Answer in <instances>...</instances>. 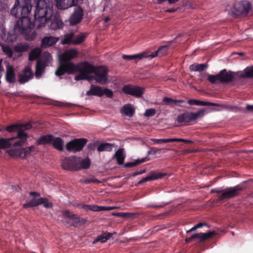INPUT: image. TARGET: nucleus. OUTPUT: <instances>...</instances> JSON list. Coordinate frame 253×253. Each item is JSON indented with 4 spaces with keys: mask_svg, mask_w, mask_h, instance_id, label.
<instances>
[{
    "mask_svg": "<svg viewBox=\"0 0 253 253\" xmlns=\"http://www.w3.org/2000/svg\"><path fill=\"white\" fill-rule=\"evenodd\" d=\"M53 2L50 0H24L20 5L16 0L11 14L20 19L15 26V30L24 36L27 41L34 40L37 33L33 31L35 27L40 29L46 23L52 30L61 29L63 23L58 15H53Z\"/></svg>",
    "mask_w": 253,
    "mask_h": 253,
    "instance_id": "nucleus-1",
    "label": "nucleus"
},
{
    "mask_svg": "<svg viewBox=\"0 0 253 253\" xmlns=\"http://www.w3.org/2000/svg\"><path fill=\"white\" fill-rule=\"evenodd\" d=\"M78 54L77 50L75 49H69L64 52L62 55L59 56V65L57 67L55 75L57 76L63 75L66 72L72 73L75 69L77 64H75L71 61Z\"/></svg>",
    "mask_w": 253,
    "mask_h": 253,
    "instance_id": "nucleus-2",
    "label": "nucleus"
},
{
    "mask_svg": "<svg viewBox=\"0 0 253 253\" xmlns=\"http://www.w3.org/2000/svg\"><path fill=\"white\" fill-rule=\"evenodd\" d=\"M31 127V125L28 123L23 125L13 124L6 127V130L9 132H18L16 138L19 139V140L13 143V146H22L26 142L28 135L24 132L23 129H29Z\"/></svg>",
    "mask_w": 253,
    "mask_h": 253,
    "instance_id": "nucleus-3",
    "label": "nucleus"
},
{
    "mask_svg": "<svg viewBox=\"0 0 253 253\" xmlns=\"http://www.w3.org/2000/svg\"><path fill=\"white\" fill-rule=\"evenodd\" d=\"M84 69L88 70L89 73H94L93 79L96 82L101 84H105L108 83V69L105 66L95 67L89 63L86 64Z\"/></svg>",
    "mask_w": 253,
    "mask_h": 253,
    "instance_id": "nucleus-4",
    "label": "nucleus"
},
{
    "mask_svg": "<svg viewBox=\"0 0 253 253\" xmlns=\"http://www.w3.org/2000/svg\"><path fill=\"white\" fill-rule=\"evenodd\" d=\"M208 80L211 84L216 83L228 84L232 82L235 79L234 73L231 71H227L226 69L221 70L216 75H208Z\"/></svg>",
    "mask_w": 253,
    "mask_h": 253,
    "instance_id": "nucleus-5",
    "label": "nucleus"
},
{
    "mask_svg": "<svg viewBox=\"0 0 253 253\" xmlns=\"http://www.w3.org/2000/svg\"><path fill=\"white\" fill-rule=\"evenodd\" d=\"M244 189V187L240 185L231 187L223 189H212L211 190V193H221L218 196L219 201L226 199H230L238 196L240 192Z\"/></svg>",
    "mask_w": 253,
    "mask_h": 253,
    "instance_id": "nucleus-6",
    "label": "nucleus"
},
{
    "mask_svg": "<svg viewBox=\"0 0 253 253\" xmlns=\"http://www.w3.org/2000/svg\"><path fill=\"white\" fill-rule=\"evenodd\" d=\"M252 8L251 3L247 0L235 2L230 10V13L234 17L247 14Z\"/></svg>",
    "mask_w": 253,
    "mask_h": 253,
    "instance_id": "nucleus-7",
    "label": "nucleus"
},
{
    "mask_svg": "<svg viewBox=\"0 0 253 253\" xmlns=\"http://www.w3.org/2000/svg\"><path fill=\"white\" fill-rule=\"evenodd\" d=\"M203 115V112L199 111L195 113L191 112H185L179 114L176 121L179 124L187 125L190 122L196 120L199 117Z\"/></svg>",
    "mask_w": 253,
    "mask_h": 253,
    "instance_id": "nucleus-8",
    "label": "nucleus"
},
{
    "mask_svg": "<svg viewBox=\"0 0 253 253\" xmlns=\"http://www.w3.org/2000/svg\"><path fill=\"white\" fill-rule=\"evenodd\" d=\"M79 157L71 156L65 158L62 162V168L67 170H79Z\"/></svg>",
    "mask_w": 253,
    "mask_h": 253,
    "instance_id": "nucleus-9",
    "label": "nucleus"
},
{
    "mask_svg": "<svg viewBox=\"0 0 253 253\" xmlns=\"http://www.w3.org/2000/svg\"><path fill=\"white\" fill-rule=\"evenodd\" d=\"M86 142L85 138H76L68 142L66 145V149L69 152H79L83 149Z\"/></svg>",
    "mask_w": 253,
    "mask_h": 253,
    "instance_id": "nucleus-10",
    "label": "nucleus"
},
{
    "mask_svg": "<svg viewBox=\"0 0 253 253\" xmlns=\"http://www.w3.org/2000/svg\"><path fill=\"white\" fill-rule=\"evenodd\" d=\"M144 90V87L130 84L125 85L122 88L123 93L137 98H140L142 96Z\"/></svg>",
    "mask_w": 253,
    "mask_h": 253,
    "instance_id": "nucleus-11",
    "label": "nucleus"
},
{
    "mask_svg": "<svg viewBox=\"0 0 253 253\" xmlns=\"http://www.w3.org/2000/svg\"><path fill=\"white\" fill-rule=\"evenodd\" d=\"M86 64H89V62L84 61L83 62L79 63L77 64V66H75V69L72 71V73L66 72V73L68 74H73L76 72H79L80 74L79 75H76L75 77V79L76 81L86 79L87 78V74L89 73V71H88V70L86 69V68L84 69V68Z\"/></svg>",
    "mask_w": 253,
    "mask_h": 253,
    "instance_id": "nucleus-12",
    "label": "nucleus"
},
{
    "mask_svg": "<svg viewBox=\"0 0 253 253\" xmlns=\"http://www.w3.org/2000/svg\"><path fill=\"white\" fill-rule=\"evenodd\" d=\"M83 9L80 6L75 7L69 19L70 24L73 26L79 23L83 19Z\"/></svg>",
    "mask_w": 253,
    "mask_h": 253,
    "instance_id": "nucleus-13",
    "label": "nucleus"
},
{
    "mask_svg": "<svg viewBox=\"0 0 253 253\" xmlns=\"http://www.w3.org/2000/svg\"><path fill=\"white\" fill-rule=\"evenodd\" d=\"M18 82L20 84L28 82L33 78L34 74L30 67H26L22 73L18 74Z\"/></svg>",
    "mask_w": 253,
    "mask_h": 253,
    "instance_id": "nucleus-14",
    "label": "nucleus"
},
{
    "mask_svg": "<svg viewBox=\"0 0 253 253\" xmlns=\"http://www.w3.org/2000/svg\"><path fill=\"white\" fill-rule=\"evenodd\" d=\"M64 215L68 217L72 221V225L78 226L84 224L86 220L84 218H81L79 216L75 214L71 213L69 211H66L64 212Z\"/></svg>",
    "mask_w": 253,
    "mask_h": 253,
    "instance_id": "nucleus-15",
    "label": "nucleus"
},
{
    "mask_svg": "<svg viewBox=\"0 0 253 253\" xmlns=\"http://www.w3.org/2000/svg\"><path fill=\"white\" fill-rule=\"evenodd\" d=\"M216 235V233L214 231H209L207 233H198L193 235V237H196L199 240V242H204L212 238L214 236Z\"/></svg>",
    "mask_w": 253,
    "mask_h": 253,
    "instance_id": "nucleus-16",
    "label": "nucleus"
},
{
    "mask_svg": "<svg viewBox=\"0 0 253 253\" xmlns=\"http://www.w3.org/2000/svg\"><path fill=\"white\" fill-rule=\"evenodd\" d=\"M58 9H66L75 5L77 0H55Z\"/></svg>",
    "mask_w": 253,
    "mask_h": 253,
    "instance_id": "nucleus-17",
    "label": "nucleus"
},
{
    "mask_svg": "<svg viewBox=\"0 0 253 253\" xmlns=\"http://www.w3.org/2000/svg\"><path fill=\"white\" fill-rule=\"evenodd\" d=\"M35 149L34 146H32L29 147L20 148L14 150V154L17 156L22 158H26L31 155L32 151Z\"/></svg>",
    "mask_w": 253,
    "mask_h": 253,
    "instance_id": "nucleus-18",
    "label": "nucleus"
},
{
    "mask_svg": "<svg viewBox=\"0 0 253 253\" xmlns=\"http://www.w3.org/2000/svg\"><path fill=\"white\" fill-rule=\"evenodd\" d=\"M165 175H166V173H165L151 172L148 176L140 180L137 183V184L140 185L148 181L160 179Z\"/></svg>",
    "mask_w": 253,
    "mask_h": 253,
    "instance_id": "nucleus-19",
    "label": "nucleus"
},
{
    "mask_svg": "<svg viewBox=\"0 0 253 253\" xmlns=\"http://www.w3.org/2000/svg\"><path fill=\"white\" fill-rule=\"evenodd\" d=\"M86 211H100L113 209L111 207L99 206L95 205H83L82 207Z\"/></svg>",
    "mask_w": 253,
    "mask_h": 253,
    "instance_id": "nucleus-20",
    "label": "nucleus"
},
{
    "mask_svg": "<svg viewBox=\"0 0 253 253\" xmlns=\"http://www.w3.org/2000/svg\"><path fill=\"white\" fill-rule=\"evenodd\" d=\"M5 79L9 83H14L16 82L14 69L11 65H8L6 67Z\"/></svg>",
    "mask_w": 253,
    "mask_h": 253,
    "instance_id": "nucleus-21",
    "label": "nucleus"
},
{
    "mask_svg": "<svg viewBox=\"0 0 253 253\" xmlns=\"http://www.w3.org/2000/svg\"><path fill=\"white\" fill-rule=\"evenodd\" d=\"M58 41V38L52 37H44L42 41V47H47L54 45Z\"/></svg>",
    "mask_w": 253,
    "mask_h": 253,
    "instance_id": "nucleus-22",
    "label": "nucleus"
},
{
    "mask_svg": "<svg viewBox=\"0 0 253 253\" xmlns=\"http://www.w3.org/2000/svg\"><path fill=\"white\" fill-rule=\"evenodd\" d=\"M103 88L99 86L91 85L90 89L86 92L87 95H95L99 97L103 96Z\"/></svg>",
    "mask_w": 253,
    "mask_h": 253,
    "instance_id": "nucleus-23",
    "label": "nucleus"
},
{
    "mask_svg": "<svg viewBox=\"0 0 253 253\" xmlns=\"http://www.w3.org/2000/svg\"><path fill=\"white\" fill-rule=\"evenodd\" d=\"M53 138L54 136L52 134L42 135L37 140V143L40 145L51 144Z\"/></svg>",
    "mask_w": 253,
    "mask_h": 253,
    "instance_id": "nucleus-24",
    "label": "nucleus"
},
{
    "mask_svg": "<svg viewBox=\"0 0 253 253\" xmlns=\"http://www.w3.org/2000/svg\"><path fill=\"white\" fill-rule=\"evenodd\" d=\"M168 49V47L167 46H161L156 51L152 53L151 54H148V56H147L146 58H150V59H152L157 56H162L167 53Z\"/></svg>",
    "mask_w": 253,
    "mask_h": 253,
    "instance_id": "nucleus-25",
    "label": "nucleus"
},
{
    "mask_svg": "<svg viewBox=\"0 0 253 253\" xmlns=\"http://www.w3.org/2000/svg\"><path fill=\"white\" fill-rule=\"evenodd\" d=\"M114 157L116 159L117 163L118 165H121L124 164L126 154L125 153L124 148L119 149L115 153Z\"/></svg>",
    "mask_w": 253,
    "mask_h": 253,
    "instance_id": "nucleus-26",
    "label": "nucleus"
},
{
    "mask_svg": "<svg viewBox=\"0 0 253 253\" xmlns=\"http://www.w3.org/2000/svg\"><path fill=\"white\" fill-rule=\"evenodd\" d=\"M148 54L146 52H143L139 54L134 55H123L122 58L124 60H131L134 59L141 60L143 58H146Z\"/></svg>",
    "mask_w": 253,
    "mask_h": 253,
    "instance_id": "nucleus-27",
    "label": "nucleus"
},
{
    "mask_svg": "<svg viewBox=\"0 0 253 253\" xmlns=\"http://www.w3.org/2000/svg\"><path fill=\"white\" fill-rule=\"evenodd\" d=\"M29 48V44L25 43H18L13 47L14 50L17 53H23L26 52Z\"/></svg>",
    "mask_w": 253,
    "mask_h": 253,
    "instance_id": "nucleus-28",
    "label": "nucleus"
},
{
    "mask_svg": "<svg viewBox=\"0 0 253 253\" xmlns=\"http://www.w3.org/2000/svg\"><path fill=\"white\" fill-rule=\"evenodd\" d=\"M42 200V199H41V198L39 199L33 198L29 202L24 204L23 207L25 209L36 207L42 205V203H43Z\"/></svg>",
    "mask_w": 253,
    "mask_h": 253,
    "instance_id": "nucleus-29",
    "label": "nucleus"
},
{
    "mask_svg": "<svg viewBox=\"0 0 253 253\" xmlns=\"http://www.w3.org/2000/svg\"><path fill=\"white\" fill-rule=\"evenodd\" d=\"M208 66L209 65L207 63H194L190 66L189 69L191 71L201 72L205 70L207 68H208Z\"/></svg>",
    "mask_w": 253,
    "mask_h": 253,
    "instance_id": "nucleus-30",
    "label": "nucleus"
},
{
    "mask_svg": "<svg viewBox=\"0 0 253 253\" xmlns=\"http://www.w3.org/2000/svg\"><path fill=\"white\" fill-rule=\"evenodd\" d=\"M121 112L127 116L131 117L135 113V110L130 104H126L123 107Z\"/></svg>",
    "mask_w": 253,
    "mask_h": 253,
    "instance_id": "nucleus-31",
    "label": "nucleus"
},
{
    "mask_svg": "<svg viewBox=\"0 0 253 253\" xmlns=\"http://www.w3.org/2000/svg\"><path fill=\"white\" fill-rule=\"evenodd\" d=\"M63 140L61 138L57 137H55L53 139V141L51 144L52 145V146L57 150L59 151H62L63 150Z\"/></svg>",
    "mask_w": 253,
    "mask_h": 253,
    "instance_id": "nucleus-32",
    "label": "nucleus"
},
{
    "mask_svg": "<svg viewBox=\"0 0 253 253\" xmlns=\"http://www.w3.org/2000/svg\"><path fill=\"white\" fill-rule=\"evenodd\" d=\"M116 234V233H114ZM113 233L109 232H104L102 234L98 236L96 239L93 242V244H95L96 242H100L101 243H105L106 241L109 239L113 235Z\"/></svg>",
    "mask_w": 253,
    "mask_h": 253,
    "instance_id": "nucleus-33",
    "label": "nucleus"
},
{
    "mask_svg": "<svg viewBox=\"0 0 253 253\" xmlns=\"http://www.w3.org/2000/svg\"><path fill=\"white\" fill-rule=\"evenodd\" d=\"M2 40L7 42H12L16 40L17 36L14 31L9 32L7 34H4L2 36Z\"/></svg>",
    "mask_w": 253,
    "mask_h": 253,
    "instance_id": "nucleus-34",
    "label": "nucleus"
},
{
    "mask_svg": "<svg viewBox=\"0 0 253 253\" xmlns=\"http://www.w3.org/2000/svg\"><path fill=\"white\" fill-rule=\"evenodd\" d=\"M42 50L39 47H36L31 50L29 55V60L34 61L39 58L41 55Z\"/></svg>",
    "mask_w": 253,
    "mask_h": 253,
    "instance_id": "nucleus-35",
    "label": "nucleus"
},
{
    "mask_svg": "<svg viewBox=\"0 0 253 253\" xmlns=\"http://www.w3.org/2000/svg\"><path fill=\"white\" fill-rule=\"evenodd\" d=\"M79 170L81 169H87L90 166V161L88 157L82 160H81L80 158H79Z\"/></svg>",
    "mask_w": 253,
    "mask_h": 253,
    "instance_id": "nucleus-36",
    "label": "nucleus"
},
{
    "mask_svg": "<svg viewBox=\"0 0 253 253\" xmlns=\"http://www.w3.org/2000/svg\"><path fill=\"white\" fill-rule=\"evenodd\" d=\"M240 77L243 78H253V66L247 67L244 70V74Z\"/></svg>",
    "mask_w": 253,
    "mask_h": 253,
    "instance_id": "nucleus-37",
    "label": "nucleus"
},
{
    "mask_svg": "<svg viewBox=\"0 0 253 253\" xmlns=\"http://www.w3.org/2000/svg\"><path fill=\"white\" fill-rule=\"evenodd\" d=\"M147 157L143 158L141 159H137L133 162H127L124 164V167L125 168H131L135 167L141 163H143L146 161L148 160Z\"/></svg>",
    "mask_w": 253,
    "mask_h": 253,
    "instance_id": "nucleus-38",
    "label": "nucleus"
},
{
    "mask_svg": "<svg viewBox=\"0 0 253 253\" xmlns=\"http://www.w3.org/2000/svg\"><path fill=\"white\" fill-rule=\"evenodd\" d=\"M15 137H12L9 140L4 138H0V149L10 147L13 144H12L11 141L15 139Z\"/></svg>",
    "mask_w": 253,
    "mask_h": 253,
    "instance_id": "nucleus-39",
    "label": "nucleus"
},
{
    "mask_svg": "<svg viewBox=\"0 0 253 253\" xmlns=\"http://www.w3.org/2000/svg\"><path fill=\"white\" fill-rule=\"evenodd\" d=\"M74 38V34L73 33H71L66 34L64 36V38L61 41L62 44H73L74 42L73 39Z\"/></svg>",
    "mask_w": 253,
    "mask_h": 253,
    "instance_id": "nucleus-40",
    "label": "nucleus"
},
{
    "mask_svg": "<svg viewBox=\"0 0 253 253\" xmlns=\"http://www.w3.org/2000/svg\"><path fill=\"white\" fill-rule=\"evenodd\" d=\"M113 145L109 143H103L100 144L97 147V150L98 152L102 151H111Z\"/></svg>",
    "mask_w": 253,
    "mask_h": 253,
    "instance_id": "nucleus-41",
    "label": "nucleus"
},
{
    "mask_svg": "<svg viewBox=\"0 0 253 253\" xmlns=\"http://www.w3.org/2000/svg\"><path fill=\"white\" fill-rule=\"evenodd\" d=\"M87 33H83L80 35H77L76 36H74V38L73 39L74 42H73V44L78 45L84 42L85 39L87 36Z\"/></svg>",
    "mask_w": 253,
    "mask_h": 253,
    "instance_id": "nucleus-42",
    "label": "nucleus"
},
{
    "mask_svg": "<svg viewBox=\"0 0 253 253\" xmlns=\"http://www.w3.org/2000/svg\"><path fill=\"white\" fill-rule=\"evenodd\" d=\"M80 182L84 184H89L90 183H99L101 182L99 180L94 178V177H92L89 178L81 179L80 180Z\"/></svg>",
    "mask_w": 253,
    "mask_h": 253,
    "instance_id": "nucleus-43",
    "label": "nucleus"
},
{
    "mask_svg": "<svg viewBox=\"0 0 253 253\" xmlns=\"http://www.w3.org/2000/svg\"><path fill=\"white\" fill-rule=\"evenodd\" d=\"M1 47L3 52L7 54L9 57H11L13 55V51L12 49L8 46L6 45H1Z\"/></svg>",
    "mask_w": 253,
    "mask_h": 253,
    "instance_id": "nucleus-44",
    "label": "nucleus"
},
{
    "mask_svg": "<svg viewBox=\"0 0 253 253\" xmlns=\"http://www.w3.org/2000/svg\"><path fill=\"white\" fill-rule=\"evenodd\" d=\"M150 140L152 141H153L154 143H156V144H160V143H168V142H173L172 138H168V139L151 138Z\"/></svg>",
    "mask_w": 253,
    "mask_h": 253,
    "instance_id": "nucleus-45",
    "label": "nucleus"
},
{
    "mask_svg": "<svg viewBox=\"0 0 253 253\" xmlns=\"http://www.w3.org/2000/svg\"><path fill=\"white\" fill-rule=\"evenodd\" d=\"M182 5L185 8L187 9L194 8L195 7L194 4L191 0H186L185 1H184L182 3Z\"/></svg>",
    "mask_w": 253,
    "mask_h": 253,
    "instance_id": "nucleus-46",
    "label": "nucleus"
},
{
    "mask_svg": "<svg viewBox=\"0 0 253 253\" xmlns=\"http://www.w3.org/2000/svg\"><path fill=\"white\" fill-rule=\"evenodd\" d=\"M41 199H42L43 203L42 204L43 205V207L45 208H51L52 207L53 204L52 203L48 202V200L46 198H41Z\"/></svg>",
    "mask_w": 253,
    "mask_h": 253,
    "instance_id": "nucleus-47",
    "label": "nucleus"
},
{
    "mask_svg": "<svg viewBox=\"0 0 253 253\" xmlns=\"http://www.w3.org/2000/svg\"><path fill=\"white\" fill-rule=\"evenodd\" d=\"M103 95H105L109 98H112L113 96V92L110 89L105 88L103 89Z\"/></svg>",
    "mask_w": 253,
    "mask_h": 253,
    "instance_id": "nucleus-48",
    "label": "nucleus"
},
{
    "mask_svg": "<svg viewBox=\"0 0 253 253\" xmlns=\"http://www.w3.org/2000/svg\"><path fill=\"white\" fill-rule=\"evenodd\" d=\"M156 114V110L155 109H147L144 113V115L146 117H151L154 116Z\"/></svg>",
    "mask_w": 253,
    "mask_h": 253,
    "instance_id": "nucleus-49",
    "label": "nucleus"
},
{
    "mask_svg": "<svg viewBox=\"0 0 253 253\" xmlns=\"http://www.w3.org/2000/svg\"><path fill=\"white\" fill-rule=\"evenodd\" d=\"M161 150L160 149H158L156 147H151L150 148V150L147 152V155H155L158 152H160Z\"/></svg>",
    "mask_w": 253,
    "mask_h": 253,
    "instance_id": "nucleus-50",
    "label": "nucleus"
},
{
    "mask_svg": "<svg viewBox=\"0 0 253 253\" xmlns=\"http://www.w3.org/2000/svg\"><path fill=\"white\" fill-rule=\"evenodd\" d=\"M206 225V224L205 223L200 222V223L197 224L196 225H195L194 227H193L190 230L187 231V233H189V232L193 231L195 230L196 229H197L199 228H201Z\"/></svg>",
    "mask_w": 253,
    "mask_h": 253,
    "instance_id": "nucleus-51",
    "label": "nucleus"
},
{
    "mask_svg": "<svg viewBox=\"0 0 253 253\" xmlns=\"http://www.w3.org/2000/svg\"><path fill=\"white\" fill-rule=\"evenodd\" d=\"M199 105H203V106H218V105L215 103H212L210 102H205V101H200Z\"/></svg>",
    "mask_w": 253,
    "mask_h": 253,
    "instance_id": "nucleus-52",
    "label": "nucleus"
},
{
    "mask_svg": "<svg viewBox=\"0 0 253 253\" xmlns=\"http://www.w3.org/2000/svg\"><path fill=\"white\" fill-rule=\"evenodd\" d=\"M173 142H183L186 143H191L193 141L191 140L184 139L181 138H172Z\"/></svg>",
    "mask_w": 253,
    "mask_h": 253,
    "instance_id": "nucleus-53",
    "label": "nucleus"
},
{
    "mask_svg": "<svg viewBox=\"0 0 253 253\" xmlns=\"http://www.w3.org/2000/svg\"><path fill=\"white\" fill-rule=\"evenodd\" d=\"M200 101L195 99H189L188 101V103L190 105H199Z\"/></svg>",
    "mask_w": 253,
    "mask_h": 253,
    "instance_id": "nucleus-54",
    "label": "nucleus"
},
{
    "mask_svg": "<svg viewBox=\"0 0 253 253\" xmlns=\"http://www.w3.org/2000/svg\"><path fill=\"white\" fill-rule=\"evenodd\" d=\"M174 101H175V100L172 99V98H170L169 97H165L163 99V101L167 104H170L172 103H174Z\"/></svg>",
    "mask_w": 253,
    "mask_h": 253,
    "instance_id": "nucleus-55",
    "label": "nucleus"
},
{
    "mask_svg": "<svg viewBox=\"0 0 253 253\" xmlns=\"http://www.w3.org/2000/svg\"><path fill=\"white\" fill-rule=\"evenodd\" d=\"M39 62L37 61V69L35 73V75L36 77H38L41 76V71L40 70L39 67Z\"/></svg>",
    "mask_w": 253,
    "mask_h": 253,
    "instance_id": "nucleus-56",
    "label": "nucleus"
},
{
    "mask_svg": "<svg viewBox=\"0 0 253 253\" xmlns=\"http://www.w3.org/2000/svg\"><path fill=\"white\" fill-rule=\"evenodd\" d=\"M128 213L127 212H118L116 213V215L119 217H128Z\"/></svg>",
    "mask_w": 253,
    "mask_h": 253,
    "instance_id": "nucleus-57",
    "label": "nucleus"
},
{
    "mask_svg": "<svg viewBox=\"0 0 253 253\" xmlns=\"http://www.w3.org/2000/svg\"><path fill=\"white\" fill-rule=\"evenodd\" d=\"M96 143L95 142L90 143L88 145V148L90 150H94L96 147Z\"/></svg>",
    "mask_w": 253,
    "mask_h": 253,
    "instance_id": "nucleus-58",
    "label": "nucleus"
},
{
    "mask_svg": "<svg viewBox=\"0 0 253 253\" xmlns=\"http://www.w3.org/2000/svg\"><path fill=\"white\" fill-rule=\"evenodd\" d=\"M145 171H146L145 169H143L142 170L137 171H135V172H134L132 174V175L134 176H135L138 175L143 173L145 172Z\"/></svg>",
    "mask_w": 253,
    "mask_h": 253,
    "instance_id": "nucleus-59",
    "label": "nucleus"
},
{
    "mask_svg": "<svg viewBox=\"0 0 253 253\" xmlns=\"http://www.w3.org/2000/svg\"><path fill=\"white\" fill-rule=\"evenodd\" d=\"M246 109L248 111L253 112V105H247L246 107Z\"/></svg>",
    "mask_w": 253,
    "mask_h": 253,
    "instance_id": "nucleus-60",
    "label": "nucleus"
},
{
    "mask_svg": "<svg viewBox=\"0 0 253 253\" xmlns=\"http://www.w3.org/2000/svg\"><path fill=\"white\" fill-rule=\"evenodd\" d=\"M30 195L34 197H39L40 196V194L39 193L34 191L30 192Z\"/></svg>",
    "mask_w": 253,
    "mask_h": 253,
    "instance_id": "nucleus-61",
    "label": "nucleus"
},
{
    "mask_svg": "<svg viewBox=\"0 0 253 253\" xmlns=\"http://www.w3.org/2000/svg\"><path fill=\"white\" fill-rule=\"evenodd\" d=\"M164 206V205H152L150 206L151 207L153 208H163Z\"/></svg>",
    "mask_w": 253,
    "mask_h": 253,
    "instance_id": "nucleus-62",
    "label": "nucleus"
},
{
    "mask_svg": "<svg viewBox=\"0 0 253 253\" xmlns=\"http://www.w3.org/2000/svg\"><path fill=\"white\" fill-rule=\"evenodd\" d=\"M168 1L169 4H173L176 3L179 0H166Z\"/></svg>",
    "mask_w": 253,
    "mask_h": 253,
    "instance_id": "nucleus-63",
    "label": "nucleus"
},
{
    "mask_svg": "<svg viewBox=\"0 0 253 253\" xmlns=\"http://www.w3.org/2000/svg\"><path fill=\"white\" fill-rule=\"evenodd\" d=\"M176 9L174 8H171L168 9L166 10V12H169V13H173L176 11Z\"/></svg>",
    "mask_w": 253,
    "mask_h": 253,
    "instance_id": "nucleus-64",
    "label": "nucleus"
}]
</instances>
